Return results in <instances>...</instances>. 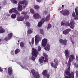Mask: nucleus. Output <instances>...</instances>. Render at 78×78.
<instances>
[{
	"label": "nucleus",
	"mask_w": 78,
	"mask_h": 78,
	"mask_svg": "<svg viewBox=\"0 0 78 78\" xmlns=\"http://www.w3.org/2000/svg\"><path fill=\"white\" fill-rule=\"evenodd\" d=\"M19 5L18 6L17 9L19 11L22 10L23 8H25L28 5V2L26 0H23L21 1L18 3Z\"/></svg>",
	"instance_id": "f257e3e1"
},
{
	"label": "nucleus",
	"mask_w": 78,
	"mask_h": 78,
	"mask_svg": "<svg viewBox=\"0 0 78 78\" xmlns=\"http://www.w3.org/2000/svg\"><path fill=\"white\" fill-rule=\"evenodd\" d=\"M65 73L67 75L69 76H66L64 77V78H74V74L72 72L70 73V68L66 69L65 71Z\"/></svg>",
	"instance_id": "f03ea898"
},
{
	"label": "nucleus",
	"mask_w": 78,
	"mask_h": 78,
	"mask_svg": "<svg viewBox=\"0 0 78 78\" xmlns=\"http://www.w3.org/2000/svg\"><path fill=\"white\" fill-rule=\"evenodd\" d=\"M75 58V55H70L69 57V61L67 63V62H65V64L67 65V66L68 67L69 69L70 68V63L73 61V60H74Z\"/></svg>",
	"instance_id": "7ed1b4c3"
},
{
	"label": "nucleus",
	"mask_w": 78,
	"mask_h": 78,
	"mask_svg": "<svg viewBox=\"0 0 78 78\" xmlns=\"http://www.w3.org/2000/svg\"><path fill=\"white\" fill-rule=\"evenodd\" d=\"M59 62V60L58 59V58H55L54 60V63L53 62L51 63V65L53 67H54L55 69L57 68V66H58V63Z\"/></svg>",
	"instance_id": "20e7f679"
},
{
	"label": "nucleus",
	"mask_w": 78,
	"mask_h": 78,
	"mask_svg": "<svg viewBox=\"0 0 78 78\" xmlns=\"http://www.w3.org/2000/svg\"><path fill=\"white\" fill-rule=\"evenodd\" d=\"M17 63L18 64H19V65L21 67H22V69H26V70H28V68L26 67V66H27V67H31V64H27L26 65L25 63H24L22 65L20 62H17Z\"/></svg>",
	"instance_id": "39448f33"
},
{
	"label": "nucleus",
	"mask_w": 78,
	"mask_h": 78,
	"mask_svg": "<svg viewBox=\"0 0 78 78\" xmlns=\"http://www.w3.org/2000/svg\"><path fill=\"white\" fill-rule=\"evenodd\" d=\"M35 45H37V44L42 40V37H40L39 35H36L35 37Z\"/></svg>",
	"instance_id": "423d86ee"
},
{
	"label": "nucleus",
	"mask_w": 78,
	"mask_h": 78,
	"mask_svg": "<svg viewBox=\"0 0 78 78\" xmlns=\"http://www.w3.org/2000/svg\"><path fill=\"white\" fill-rule=\"evenodd\" d=\"M66 24L67 25V26H69V27H70L71 28H72V29L74 28V27H75V22H74V21L73 20H71L70 21V25L69 22H66Z\"/></svg>",
	"instance_id": "0eeeda50"
},
{
	"label": "nucleus",
	"mask_w": 78,
	"mask_h": 78,
	"mask_svg": "<svg viewBox=\"0 0 78 78\" xmlns=\"http://www.w3.org/2000/svg\"><path fill=\"white\" fill-rule=\"evenodd\" d=\"M31 72L32 74L33 75V76H34L35 78H39L40 77L39 73H38V72H36L34 70H31Z\"/></svg>",
	"instance_id": "6e6552de"
},
{
	"label": "nucleus",
	"mask_w": 78,
	"mask_h": 78,
	"mask_svg": "<svg viewBox=\"0 0 78 78\" xmlns=\"http://www.w3.org/2000/svg\"><path fill=\"white\" fill-rule=\"evenodd\" d=\"M75 11L76 13V16H75V12H73L72 13V16L73 17H75V19L76 20H78V9L77 8H76L75 9Z\"/></svg>",
	"instance_id": "1a4fd4ad"
},
{
	"label": "nucleus",
	"mask_w": 78,
	"mask_h": 78,
	"mask_svg": "<svg viewBox=\"0 0 78 78\" xmlns=\"http://www.w3.org/2000/svg\"><path fill=\"white\" fill-rule=\"evenodd\" d=\"M60 12L63 16H69L70 14V11L67 10L61 11H60Z\"/></svg>",
	"instance_id": "9d476101"
},
{
	"label": "nucleus",
	"mask_w": 78,
	"mask_h": 78,
	"mask_svg": "<svg viewBox=\"0 0 78 78\" xmlns=\"http://www.w3.org/2000/svg\"><path fill=\"white\" fill-rule=\"evenodd\" d=\"M32 55L33 56H34L35 58L37 57V55H38V52L37 51L34 49V48H32Z\"/></svg>",
	"instance_id": "9b49d317"
},
{
	"label": "nucleus",
	"mask_w": 78,
	"mask_h": 78,
	"mask_svg": "<svg viewBox=\"0 0 78 78\" xmlns=\"http://www.w3.org/2000/svg\"><path fill=\"white\" fill-rule=\"evenodd\" d=\"M14 12L16 14H20V13H19L18 11L17 10V8H14L12 9H11L9 11V13H12V12Z\"/></svg>",
	"instance_id": "f8f14e48"
},
{
	"label": "nucleus",
	"mask_w": 78,
	"mask_h": 78,
	"mask_svg": "<svg viewBox=\"0 0 78 78\" xmlns=\"http://www.w3.org/2000/svg\"><path fill=\"white\" fill-rule=\"evenodd\" d=\"M48 39L46 38H44L42 40L41 42V45L43 47H45L47 44Z\"/></svg>",
	"instance_id": "ddd939ff"
},
{
	"label": "nucleus",
	"mask_w": 78,
	"mask_h": 78,
	"mask_svg": "<svg viewBox=\"0 0 78 78\" xmlns=\"http://www.w3.org/2000/svg\"><path fill=\"white\" fill-rule=\"evenodd\" d=\"M45 22V18H43L41 21L38 23L37 26L38 27H41V26H42L43 23H44Z\"/></svg>",
	"instance_id": "4468645a"
},
{
	"label": "nucleus",
	"mask_w": 78,
	"mask_h": 78,
	"mask_svg": "<svg viewBox=\"0 0 78 78\" xmlns=\"http://www.w3.org/2000/svg\"><path fill=\"white\" fill-rule=\"evenodd\" d=\"M59 42L60 43L62 44V45H66V44H67V41L66 39L63 40V39H61L59 40Z\"/></svg>",
	"instance_id": "2eb2a0df"
},
{
	"label": "nucleus",
	"mask_w": 78,
	"mask_h": 78,
	"mask_svg": "<svg viewBox=\"0 0 78 78\" xmlns=\"http://www.w3.org/2000/svg\"><path fill=\"white\" fill-rule=\"evenodd\" d=\"M70 31H71L70 29H67L63 31V34L65 35H67V34H69V32H70Z\"/></svg>",
	"instance_id": "dca6fc26"
},
{
	"label": "nucleus",
	"mask_w": 78,
	"mask_h": 78,
	"mask_svg": "<svg viewBox=\"0 0 78 78\" xmlns=\"http://www.w3.org/2000/svg\"><path fill=\"white\" fill-rule=\"evenodd\" d=\"M44 49L47 51H49L50 50V44H46V46L44 48Z\"/></svg>",
	"instance_id": "f3484780"
},
{
	"label": "nucleus",
	"mask_w": 78,
	"mask_h": 78,
	"mask_svg": "<svg viewBox=\"0 0 78 78\" xmlns=\"http://www.w3.org/2000/svg\"><path fill=\"white\" fill-rule=\"evenodd\" d=\"M65 55L66 59H68L69 56H70V54L69 53V51L66 50L65 51Z\"/></svg>",
	"instance_id": "a211bd4d"
},
{
	"label": "nucleus",
	"mask_w": 78,
	"mask_h": 78,
	"mask_svg": "<svg viewBox=\"0 0 78 78\" xmlns=\"http://www.w3.org/2000/svg\"><path fill=\"white\" fill-rule=\"evenodd\" d=\"M41 17V16L38 13H36L34 15V17L35 19H39Z\"/></svg>",
	"instance_id": "6ab92c4d"
},
{
	"label": "nucleus",
	"mask_w": 78,
	"mask_h": 78,
	"mask_svg": "<svg viewBox=\"0 0 78 78\" xmlns=\"http://www.w3.org/2000/svg\"><path fill=\"white\" fill-rule=\"evenodd\" d=\"M24 19V17L22 16H19L16 19V20L18 22H20V21H22Z\"/></svg>",
	"instance_id": "aec40b11"
},
{
	"label": "nucleus",
	"mask_w": 78,
	"mask_h": 78,
	"mask_svg": "<svg viewBox=\"0 0 78 78\" xmlns=\"http://www.w3.org/2000/svg\"><path fill=\"white\" fill-rule=\"evenodd\" d=\"M12 69L11 67H9L8 68V73L10 75H12Z\"/></svg>",
	"instance_id": "412c9836"
},
{
	"label": "nucleus",
	"mask_w": 78,
	"mask_h": 78,
	"mask_svg": "<svg viewBox=\"0 0 78 78\" xmlns=\"http://www.w3.org/2000/svg\"><path fill=\"white\" fill-rule=\"evenodd\" d=\"M5 32V30L2 28V26H0V33H4Z\"/></svg>",
	"instance_id": "4be33fe9"
},
{
	"label": "nucleus",
	"mask_w": 78,
	"mask_h": 78,
	"mask_svg": "<svg viewBox=\"0 0 78 78\" xmlns=\"http://www.w3.org/2000/svg\"><path fill=\"white\" fill-rule=\"evenodd\" d=\"M34 8L35 9L38 10L40 9V7L37 5H34Z\"/></svg>",
	"instance_id": "5701e85b"
},
{
	"label": "nucleus",
	"mask_w": 78,
	"mask_h": 78,
	"mask_svg": "<svg viewBox=\"0 0 78 78\" xmlns=\"http://www.w3.org/2000/svg\"><path fill=\"white\" fill-rule=\"evenodd\" d=\"M47 74V71L46 70H44L42 73V74L44 76H46V75Z\"/></svg>",
	"instance_id": "b1692460"
},
{
	"label": "nucleus",
	"mask_w": 78,
	"mask_h": 78,
	"mask_svg": "<svg viewBox=\"0 0 78 78\" xmlns=\"http://www.w3.org/2000/svg\"><path fill=\"white\" fill-rule=\"evenodd\" d=\"M50 15L49 14L47 16L45 19V21L47 22V21H48V20L50 19Z\"/></svg>",
	"instance_id": "393cba45"
},
{
	"label": "nucleus",
	"mask_w": 78,
	"mask_h": 78,
	"mask_svg": "<svg viewBox=\"0 0 78 78\" xmlns=\"http://www.w3.org/2000/svg\"><path fill=\"white\" fill-rule=\"evenodd\" d=\"M20 46L21 48H23L25 46V43L23 42H21L20 43Z\"/></svg>",
	"instance_id": "a878e982"
},
{
	"label": "nucleus",
	"mask_w": 78,
	"mask_h": 78,
	"mask_svg": "<svg viewBox=\"0 0 78 78\" xmlns=\"http://www.w3.org/2000/svg\"><path fill=\"white\" fill-rule=\"evenodd\" d=\"M12 36V33H11L8 35V39H11Z\"/></svg>",
	"instance_id": "bb28decb"
},
{
	"label": "nucleus",
	"mask_w": 78,
	"mask_h": 78,
	"mask_svg": "<svg viewBox=\"0 0 78 78\" xmlns=\"http://www.w3.org/2000/svg\"><path fill=\"white\" fill-rule=\"evenodd\" d=\"M11 17L12 19H16V14H12L11 15Z\"/></svg>",
	"instance_id": "cd10ccee"
},
{
	"label": "nucleus",
	"mask_w": 78,
	"mask_h": 78,
	"mask_svg": "<svg viewBox=\"0 0 78 78\" xmlns=\"http://www.w3.org/2000/svg\"><path fill=\"white\" fill-rule=\"evenodd\" d=\"M40 32L41 34L42 35H44V30L42 29H41L40 30Z\"/></svg>",
	"instance_id": "c85d7f7f"
},
{
	"label": "nucleus",
	"mask_w": 78,
	"mask_h": 78,
	"mask_svg": "<svg viewBox=\"0 0 78 78\" xmlns=\"http://www.w3.org/2000/svg\"><path fill=\"white\" fill-rule=\"evenodd\" d=\"M33 33V30L31 29H29L27 31V33L28 34H31Z\"/></svg>",
	"instance_id": "c756f323"
},
{
	"label": "nucleus",
	"mask_w": 78,
	"mask_h": 78,
	"mask_svg": "<svg viewBox=\"0 0 78 78\" xmlns=\"http://www.w3.org/2000/svg\"><path fill=\"white\" fill-rule=\"evenodd\" d=\"M25 24L26 26L28 27H30V25H31L30 23L28 22H26Z\"/></svg>",
	"instance_id": "7c9ffc66"
},
{
	"label": "nucleus",
	"mask_w": 78,
	"mask_h": 78,
	"mask_svg": "<svg viewBox=\"0 0 78 78\" xmlns=\"http://www.w3.org/2000/svg\"><path fill=\"white\" fill-rule=\"evenodd\" d=\"M20 51V50L19 49H16L15 51V54H17Z\"/></svg>",
	"instance_id": "2f4dec72"
},
{
	"label": "nucleus",
	"mask_w": 78,
	"mask_h": 78,
	"mask_svg": "<svg viewBox=\"0 0 78 78\" xmlns=\"http://www.w3.org/2000/svg\"><path fill=\"white\" fill-rule=\"evenodd\" d=\"M51 28V25L50 23L48 24L47 27V30H49V29Z\"/></svg>",
	"instance_id": "473e14b6"
},
{
	"label": "nucleus",
	"mask_w": 78,
	"mask_h": 78,
	"mask_svg": "<svg viewBox=\"0 0 78 78\" xmlns=\"http://www.w3.org/2000/svg\"><path fill=\"white\" fill-rule=\"evenodd\" d=\"M73 65H74V67H76V68H78V64L74 63V62H73Z\"/></svg>",
	"instance_id": "72a5a7b5"
},
{
	"label": "nucleus",
	"mask_w": 78,
	"mask_h": 78,
	"mask_svg": "<svg viewBox=\"0 0 78 78\" xmlns=\"http://www.w3.org/2000/svg\"><path fill=\"white\" fill-rule=\"evenodd\" d=\"M31 43L32 45L34 44V37H33L32 39Z\"/></svg>",
	"instance_id": "f704fd0d"
},
{
	"label": "nucleus",
	"mask_w": 78,
	"mask_h": 78,
	"mask_svg": "<svg viewBox=\"0 0 78 78\" xmlns=\"http://www.w3.org/2000/svg\"><path fill=\"white\" fill-rule=\"evenodd\" d=\"M61 25L62 26V25L63 26H64V25H66V26H67V24H66V23L65 24V23L64 22V21H63V22H62L61 23Z\"/></svg>",
	"instance_id": "c9c22d12"
},
{
	"label": "nucleus",
	"mask_w": 78,
	"mask_h": 78,
	"mask_svg": "<svg viewBox=\"0 0 78 78\" xmlns=\"http://www.w3.org/2000/svg\"><path fill=\"white\" fill-rule=\"evenodd\" d=\"M21 14L25 15V14H27L28 12H27L23 11L21 12Z\"/></svg>",
	"instance_id": "e433bc0d"
},
{
	"label": "nucleus",
	"mask_w": 78,
	"mask_h": 78,
	"mask_svg": "<svg viewBox=\"0 0 78 78\" xmlns=\"http://www.w3.org/2000/svg\"><path fill=\"white\" fill-rule=\"evenodd\" d=\"M39 62L40 63H43V60L42 59V58H40L39 59Z\"/></svg>",
	"instance_id": "4c0bfd02"
},
{
	"label": "nucleus",
	"mask_w": 78,
	"mask_h": 78,
	"mask_svg": "<svg viewBox=\"0 0 78 78\" xmlns=\"http://www.w3.org/2000/svg\"><path fill=\"white\" fill-rule=\"evenodd\" d=\"M10 53L12 55H14V50H12Z\"/></svg>",
	"instance_id": "58836bf2"
},
{
	"label": "nucleus",
	"mask_w": 78,
	"mask_h": 78,
	"mask_svg": "<svg viewBox=\"0 0 78 78\" xmlns=\"http://www.w3.org/2000/svg\"><path fill=\"white\" fill-rule=\"evenodd\" d=\"M30 11L32 14H34V10L33 9H30Z\"/></svg>",
	"instance_id": "ea45409f"
},
{
	"label": "nucleus",
	"mask_w": 78,
	"mask_h": 78,
	"mask_svg": "<svg viewBox=\"0 0 78 78\" xmlns=\"http://www.w3.org/2000/svg\"><path fill=\"white\" fill-rule=\"evenodd\" d=\"M43 55L45 57V58H47L48 57V55L45 53H43Z\"/></svg>",
	"instance_id": "a19ab883"
},
{
	"label": "nucleus",
	"mask_w": 78,
	"mask_h": 78,
	"mask_svg": "<svg viewBox=\"0 0 78 78\" xmlns=\"http://www.w3.org/2000/svg\"><path fill=\"white\" fill-rule=\"evenodd\" d=\"M48 61V58H45V60H44V62H47Z\"/></svg>",
	"instance_id": "79ce46f5"
},
{
	"label": "nucleus",
	"mask_w": 78,
	"mask_h": 78,
	"mask_svg": "<svg viewBox=\"0 0 78 78\" xmlns=\"http://www.w3.org/2000/svg\"><path fill=\"white\" fill-rule=\"evenodd\" d=\"M24 17L25 18V19H29V16H28V15H25L24 16Z\"/></svg>",
	"instance_id": "37998d69"
},
{
	"label": "nucleus",
	"mask_w": 78,
	"mask_h": 78,
	"mask_svg": "<svg viewBox=\"0 0 78 78\" xmlns=\"http://www.w3.org/2000/svg\"><path fill=\"white\" fill-rule=\"evenodd\" d=\"M48 13V12H47V11H44L43 12V15H47Z\"/></svg>",
	"instance_id": "c03bdc74"
},
{
	"label": "nucleus",
	"mask_w": 78,
	"mask_h": 78,
	"mask_svg": "<svg viewBox=\"0 0 78 78\" xmlns=\"http://www.w3.org/2000/svg\"><path fill=\"white\" fill-rule=\"evenodd\" d=\"M38 51H41V47L40 46H38Z\"/></svg>",
	"instance_id": "a18cd8bd"
},
{
	"label": "nucleus",
	"mask_w": 78,
	"mask_h": 78,
	"mask_svg": "<svg viewBox=\"0 0 78 78\" xmlns=\"http://www.w3.org/2000/svg\"><path fill=\"white\" fill-rule=\"evenodd\" d=\"M70 39L71 40V42H72V44H73L74 42H73V39H72V37H70Z\"/></svg>",
	"instance_id": "49530a36"
},
{
	"label": "nucleus",
	"mask_w": 78,
	"mask_h": 78,
	"mask_svg": "<svg viewBox=\"0 0 78 78\" xmlns=\"http://www.w3.org/2000/svg\"><path fill=\"white\" fill-rule=\"evenodd\" d=\"M46 76L47 78H48L50 77V75L48 74H47L46 75V76Z\"/></svg>",
	"instance_id": "de8ad7c7"
},
{
	"label": "nucleus",
	"mask_w": 78,
	"mask_h": 78,
	"mask_svg": "<svg viewBox=\"0 0 78 78\" xmlns=\"http://www.w3.org/2000/svg\"><path fill=\"white\" fill-rule=\"evenodd\" d=\"M12 1L14 3L17 4V2L15 0H12Z\"/></svg>",
	"instance_id": "09e8293b"
},
{
	"label": "nucleus",
	"mask_w": 78,
	"mask_h": 78,
	"mask_svg": "<svg viewBox=\"0 0 78 78\" xmlns=\"http://www.w3.org/2000/svg\"><path fill=\"white\" fill-rule=\"evenodd\" d=\"M3 4L4 5H6V4H7V2H6V1H4L3 2Z\"/></svg>",
	"instance_id": "8fccbe9b"
},
{
	"label": "nucleus",
	"mask_w": 78,
	"mask_h": 78,
	"mask_svg": "<svg viewBox=\"0 0 78 78\" xmlns=\"http://www.w3.org/2000/svg\"><path fill=\"white\" fill-rule=\"evenodd\" d=\"M31 58L32 60H33V61H34V60L36 59L35 58H34V56H32Z\"/></svg>",
	"instance_id": "3c124183"
},
{
	"label": "nucleus",
	"mask_w": 78,
	"mask_h": 78,
	"mask_svg": "<svg viewBox=\"0 0 78 78\" xmlns=\"http://www.w3.org/2000/svg\"><path fill=\"white\" fill-rule=\"evenodd\" d=\"M10 40V39H9L8 38V37H5V41H8V40Z\"/></svg>",
	"instance_id": "603ef678"
},
{
	"label": "nucleus",
	"mask_w": 78,
	"mask_h": 78,
	"mask_svg": "<svg viewBox=\"0 0 78 78\" xmlns=\"http://www.w3.org/2000/svg\"><path fill=\"white\" fill-rule=\"evenodd\" d=\"M36 1L37 2H39V3H41L42 1V0H36Z\"/></svg>",
	"instance_id": "864d4df0"
},
{
	"label": "nucleus",
	"mask_w": 78,
	"mask_h": 78,
	"mask_svg": "<svg viewBox=\"0 0 78 78\" xmlns=\"http://www.w3.org/2000/svg\"><path fill=\"white\" fill-rule=\"evenodd\" d=\"M0 72H3V69H2V68L1 67H0Z\"/></svg>",
	"instance_id": "5fc2aeb1"
},
{
	"label": "nucleus",
	"mask_w": 78,
	"mask_h": 78,
	"mask_svg": "<svg viewBox=\"0 0 78 78\" xmlns=\"http://www.w3.org/2000/svg\"><path fill=\"white\" fill-rule=\"evenodd\" d=\"M76 75L77 76H78V71H77L76 72Z\"/></svg>",
	"instance_id": "6e6d98bb"
},
{
	"label": "nucleus",
	"mask_w": 78,
	"mask_h": 78,
	"mask_svg": "<svg viewBox=\"0 0 78 78\" xmlns=\"http://www.w3.org/2000/svg\"><path fill=\"white\" fill-rule=\"evenodd\" d=\"M76 61H78V56H77V55H76Z\"/></svg>",
	"instance_id": "4d7b16f0"
},
{
	"label": "nucleus",
	"mask_w": 78,
	"mask_h": 78,
	"mask_svg": "<svg viewBox=\"0 0 78 78\" xmlns=\"http://www.w3.org/2000/svg\"><path fill=\"white\" fill-rule=\"evenodd\" d=\"M41 59H45V57H41Z\"/></svg>",
	"instance_id": "13d9d810"
},
{
	"label": "nucleus",
	"mask_w": 78,
	"mask_h": 78,
	"mask_svg": "<svg viewBox=\"0 0 78 78\" xmlns=\"http://www.w3.org/2000/svg\"><path fill=\"white\" fill-rule=\"evenodd\" d=\"M61 7H59L58 8V11H60V10H61Z\"/></svg>",
	"instance_id": "bf43d9fd"
},
{
	"label": "nucleus",
	"mask_w": 78,
	"mask_h": 78,
	"mask_svg": "<svg viewBox=\"0 0 78 78\" xmlns=\"http://www.w3.org/2000/svg\"><path fill=\"white\" fill-rule=\"evenodd\" d=\"M1 8H2V5H1V4H0V10L1 9Z\"/></svg>",
	"instance_id": "052dcab7"
},
{
	"label": "nucleus",
	"mask_w": 78,
	"mask_h": 78,
	"mask_svg": "<svg viewBox=\"0 0 78 78\" xmlns=\"http://www.w3.org/2000/svg\"><path fill=\"white\" fill-rule=\"evenodd\" d=\"M29 43L30 45H31V42H30Z\"/></svg>",
	"instance_id": "680f3d73"
},
{
	"label": "nucleus",
	"mask_w": 78,
	"mask_h": 78,
	"mask_svg": "<svg viewBox=\"0 0 78 78\" xmlns=\"http://www.w3.org/2000/svg\"><path fill=\"white\" fill-rule=\"evenodd\" d=\"M17 45H19V43H17Z\"/></svg>",
	"instance_id": "e2e57ef3"
},
{
	"label": "nucleus",
	"mask_w": 78,
	"mask_h": 78,
	"mask_svg": "<svg viewBox=\"0 0 78 78\" xmlns=\"http://www.w3.org/2000/svg\"><path fill=\"white\" fill-rule=\"evenodd\" d=\"M2 41V39H0V42H1Z\"/></svg>",
	"instance_id": "0e129e2a"
},
{
	"label": "nucleus",
	"mask_w": 78,
	"mask_h": 78,
	"mask_svg": "<svg viewBox=\"0 0 78 78\" xmlns=\"http://www.w3.org/2000/svg\"><path fill=\"white\" fill-rule=\"evenodd\" d=\"M15 61L14 60H12V62H15Z\"/></svg>",
	"instance_id": "69168bd1"
},
{
	"label": "nucleus",
	"mask_w": 78,
	"mask_h": 78,
	"mask_svg": "<svg viewBox=\"0 0 78 78\" xmlns=\"http://www.w3.org/2000/svg\"><path fill=\"white\" fill-rule=\"evenodd\" d=\"M5 70H6V68H5Z\"/></svg>",
	"instance_id": "338daca9"
},
{
	"label": "nucleus",
	"mask_w": 78,
	"mask_h": 78,
	"mask_svg": "<svg viewBox=\"0 0 78 78\" xmlns=\"http://www.w3.org/2000/svg\"><path fill=\"white\" fill-rule=\"evenodd\" d=\"M62 7H63V5H62Z\"/></svg>",
	"instance_id": "774afa93"
}]
</instances>
